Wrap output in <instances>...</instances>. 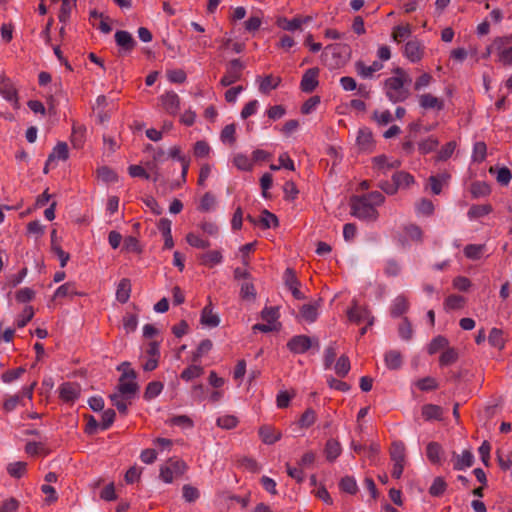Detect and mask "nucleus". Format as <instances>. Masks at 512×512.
<instances>
[{"mask_svg":"<svg viewBox=\"0 0 512 512\" xmlns=\"http://www.w3.org/2000/svg\"><path fill=\"white\" fill-rule=\"evenodd\" d=\"M339 488L350 495H355L358 492L356 480L352 476L343 477L339 482Z\"/></svg>","mask_w":512,"mask_h":512,"instance_id":"obj_49","label":"nucleus"},{"mask_svg":"<svg viewBox=\"0 0 512 512\" xmlns=\"http://www.w3.org/2000/svg\"><path fill=\"white\" fill-rule=\"evenodd\" d=\"M198 259L201 265L213 267L222 262L223 256L220 251L212 250L201 254Z\"/></svg>","mask_w":512,"mask_h":512,"instance_id":"obj_30","label":"nucleus"},{"mask_svg":"<svg viewBox=\"0 0 512 512\" xmlns=\"http://www.w3.org/2000/svg\"><path fill=\"white\" fill-rule=\"evenodd\" d=\"M238 423V418L234 415H224L218 417L216 421L217 426L227 430L235 428Z\"/></svg>","mask_w":512,"mask_h":512,"instance_id":"obj_62","label":"nucleus"},{"mask_svg":"<svg viewBox=\"0 0 512 512\" xmlns=\"http://www.w3.org/2000/svg\"><path fill=\"white\" fill-rule=\"evenodd\" d=\"M257 81L259 82V91L262 94H269L271 90L276 89L280 83V77H274L272 74L266 75L265 77H258Z\"/></svg>","mask_w":512,"mask_h":512,"instance_id":"obj_21","label":"nucleus"},{"mask_svg":"<svg viewBox=\"0 0 512 512\" xmlns=\"http://www.w3.org/2000/svg\"><path fill=\"white\" fill-rule=\"evenodd\" d=\"M164 388V384L161 381H151L147 384L143 398L146 401H150L159 396Z\"/></svg>","mask_w":512,"mask_h":512,"instance_id":"obj_41","label":"nucleus"},{"mask_svg":"<svg viewBox=\"0 0 512 512\" xmlns=\"http://www.w3.org/2000/svg\"><path fill=\"white\" fill-rule=\"evenodd\" d=\"M444 409L436 404H424L421 407V416L425 421H442Z\"/></svg>","mask_w":512,"mask_h":512,"instance_id":"obj_17","label":"nucleus"},{"mask_svg":"<svg viewBox=\"0 0 512 512\" xmlns=\"http://www.w3.org/2000/svg\"><path fill=\"white\" fill-rule=\"evenodd\" d=\"M356 68L362 77L368 78L371 77L374 72L381 70L383 68V64L379 61H374L370 66H366L363 62L358 61L356 63Z\"/></svg>","mask_w":512,"mask_h":512,"instance_id":"obj_39","label":"nucleus"},{"mask_svg":"<svg viewBox=\"0 0 512 512\" xmlns=\"http://www.w3.org/2000/svg\"><path fill=\"white\" fill-rule=\"evenodd\" d=\"M459 353L454 347H447L439 357V365L441 367L449 366L457 362Z\"/></svg>","mask_w":512,"mask_h":512,"instance_id":"obj_35","label":"nucleus"},{"mask_svg":"<svg viewBox=\"0 0 512 512\" xmlns=\"http://www.w3.org/2000/svg\"><path fill=\"white\" fill-rule=\"evenodd\" d=\"M69 157L68 146L65 142H58L53 148V151L48 156V162H52L55 159L62 161L67 160Z\"/></svg>","mask_w":512,"mask_h":512,"instance_id":"obj_42","label":"nucleus"},{"mask_svg":"<svg viewBox=\"0 0 512 512\" xmlns=\"http://www.w3.org/2000/svg\"><path fill=\"white\" fill-rule=\"evenodd\" d=\"M109 398L120 414L126 415L128 413V404H131L132 399H126L119 391L110 394Z\"/></svg>","mask_w":512,"mask_h":512,"instance_id":"obj_33","label":"nucleus"},{"mask_svg":"<svg viewBox=\"0 0 512 512\" xmlns=\"http://www.w3.org/2000/svg\"><path fill=\"white\" fill-rule=\"evenodd\" d=\"M453 458L455 459L453 469L456 471L470 468L474 464V456L470 450H464L461 455L453 452Z\"/></svg>","mask_w":512,"mask_h":512,"instance_id":"obj_18","label":"nucleus"},{"mask_svg":"<svg viewBox=\"0 0 512 512\" xmlns=\"http://www.w3.org/2000/svg\"><path fill=\"white\" fill-rule=\"evenodd\" d=\"M416 386L419 390L428 392V391L436 390L439 385L435 378L427 376V377L419 379L416 382Z\"/></svg>","mask_w":512,"mask_h":512,"instance_id":"obj_59","label":"nucleus"},{"mask_svg":"<svg viewBox=\"0 0 512 512\" xmlns=\"http://www.w3.org/2000/svg\"><path fill=\"white\" fill-rule=\"evenodd\" d=\"M240 297L244 300H254L256 298V289L251 280L241 284Z\"/></svg>","mask_w":512,"mask_h":512,"instance_id":"obj_56","label":"nucleus"},{"mask_svg":"<svg viewBox=\"0 0 512 512\" xmlns=\"http://www.w3.org/2000/svg\"><path fill=\"white\" fill-rule=\"evenodd\" d=\"M493 208L490 204H474L468 210V217L470 219H478L490 214Z\"/></svg>","mask_w":512,"mask_h":512,"instance_id":"obj_37","label":"nucleus"},{"mask_svg":"<svg viewBox=\"0 0 512 512\" xmlns=\"http://www.w3.org/2000/svg\"><path fill=\"white\" fill-rule=\"evenodd\" d=\"M398 333L403 340H410L412 338V324L407 317H403L401 323L399 324Z\"/></svg>","mask_w":512,"mask_h":512,"instance_id":"obj_63","label":"nucleus"},{"mask_svg":"<svg viewBox=\"0 0 512 512\" xmlns=\"http://www.w3.org/2000/svg\"><path fill=\"white\" fill-rule=\"evenodd\" d=\"M465 303V297L457 294H451L444 301V309L447 311L459 310L464 307Z\"/></svg>","mask_w":512,"mask_h":512,"instance_id":"obj_44","label":"nucleus"},{"mask_svg":"<svg viewBox=\"0 0 512 512\" xmlns=\"http://www.w3.org/2000/svg\"><path fill=\"white\" fill-rule=\"evenodd\" d=\"M350 371V360L348 356L341 355L336 364H335V372L339 377H345Z\"/></svg>","mask_w":512,"mask_h":512,"instance_id":"obj_55","label":"nucleus"},{"mask_svg":"<svg viewBox=\"0 0 512 512\" xmlns=\"http://www.w3.org/2000/svg\"><path fill=\"white\" fill-rule=\"evenodd\" d=\"M470 192L473 198L488 196L491 193L490 185L485 181H475L471 184Z\"/></svg>","mask_w":512,"mask_h":512,"instance_id":"obj_40","label":"nucleus"},{"mask_svg":"<svg viewBox=\"0 0 512 512\" xmlns=\"http://www.w3.org/2000/svg\"><path fill=\"white\" fill-rule=\"evenodd\" d=\"M488 341L491 346L498 349H502L505 344L503 338V331L498 328H492L488 336Z\"/></svg>","mask_w":512,"mask_h":512,"instance_id":"obj_52","label":"nucleus"},{"mask_svg":"<svg viewBox=\"0 0 512 512\" xmlns=\"http://www.w3.org/2000/svg\"><path fill=\"white\" fill-rule=\"evenodd\" d=\"M405 79L403 77H390L385 81L386 96L393 103L405 101L410 93L404 87Z\"/></svg>","mask_w":512,"mask_h":512,"instance_id":"obj_3","label":"nucleus"},{"mask_svg":"<svg viewBox=\"0 0 512 512\" xmlns=\"http://www.w3.org/2000/svg\"><path fill=\"white\" fill-rule=\"evenodd\" d=\"M487 146L485 142L478 141L473 146L472 159L474 162L481 163L486 159Z\"/></svg>","mask_w":512,"mask_h":512,"instance_id":"obj_53","label":"nucleus"},{"mask_svg":"<svg viewBox=\"0 0 512 512\" xmlns=\"http://www.w3.org/2000/svg\"><path fill=\"white\" fill-rule=\"evenodd\" d=\"M309 19V17H294L292 19H287L286 17H278L276 20V25L285 31H295L300 29L302 24L308 22Z\"/></svg>","mask_w":512,"mask_h":512,"instance_id":"obj_19","label":"nucleus"},{"mask_svg":"<svg viewBox=\"0 0 512 512\" xmlns=\"http://www.w3.org/2000/svg\"><path fill=\"white\" fill-rule=\"evenodd\" d=\"M203 372L204 369L202 366L190 365L181 372L180 377L182 380L188 382L200 377L203 374Z\"/></svg>","mask_w":512,"mask_h":512,"instance_id":"obj_50","label":"nucleus"},{"mask_svg":"<svg viewBox=\"0 0 512 512\" xmlns=\"http://www.w3.org/2000/svg\"><path fill=\"white\" fill-rule=\"evenodd\" d=\"M188 466L182 459L173 457L160 467V479L165 483H172L175 478L185 474Z\"/></svg>","mask_w":512,"mask_h":512,"instance_id":"obj_2","label":"nucleus"},{"mask_svg":"<svg viewBox=\"0 0 512 512\" xmlns=\"http://www.w3.org/2000/svg\"><path fill=\"white\" fill-rule=\"evenodd\" d=\"M137 378V373L134 369L124 370L119 378L117 390L126 398L133 399L135 394L139 391V385L134 380Z\"/></svg>","mask_w":512,"mask_h":512,"instance_id":"obj_4","label":"nucleus"},{"mask_svg":"<svg viewBox=\"0 0 512 512\" xmlns=\"http://www.w3.org/2000/svg\"><path fill=\"white\" fill-rule=\"evenodd\" d=\"M97 172L98 177L106 183H113L118 181L117 173L107 166L100 167Z\"/></svg>","mask_w":512,"mask_h":512,"instance_id":"obj_61","label":"nucleus"},{"mask_svg":"<svg viewBox=\"0 0 512 512\" xmlns=\"http://www.w3.org/2000/svg\"><path fill=\"white\" fill-rule=\"evenodd\" d=\"M0 94L6 101L12 104L15 110H18L20 108L18 90L13 84L12 80L5 75L1 76Z\"/></svg>","mask_w":512,"mask_h":512,"instance_id":"obj_8","label":"nucleus"},{"mask_svg":"<svg viewBox=\"0 0 512 512\" xmlns=\"http://www.w3.org/2000/svg\"><path fill=\"white\" fill-rule=\"evenodd\" d=\"M27 463L24 461L12 462L7 465V473L15 479L22 478L27 473Z\"/></svg>","mask_w":512,"mask_h":512,"instance_id":"obj_38","label":"nucleus"},{"mask_svg":"<svg viewBox=\"0 0 512 512\" xmlns=\"http://www.w3.org/2000/svg\"><path fill=\"white\" fill-rule=\"evenodd\" d=\"M385 365L390 370H398L402 367L403 356L398 350H389L384 356Z\"/></svg>","mask_w":512,"mask_h":512,"instance_id":"obj_26","label":"nucleus"},{"mask_svg":"<svg viewBox=\"0 0 512 512\" xmlns=\"http://www.w3.org/2000/svg\"><path fill=\"white\" fill-rule=\"evenodd\" d=\"M342 448L340 443L335 439H328L325 444L324 454L329 462H334L341 454Z\"/></svg>","mask_w":512,"mask_h":512,"instance_id":"obj_28","label":"nucleus"},{"mask_svg":"<svg viewBox=\"0 0 512 512\" xmlns=\"http://www.w3.org/2000/svg\"><path fill=\"white\" fill-rule=\"evenodd\" d=\"M186 241L190 246L198 249H206L211 245L209 240H204L194 233H188L186 235Z\"/></svg>","mask_w":512,"mask_h":512,"instance_id":"obj_60","label":"nucleus"},{"mask_svg":"<svg viewBox=\"0 0 512 512\" xmlns=\"http://www.w3.org/2000/svg\"><path fill=\"white\" fill-rule=\"evenodd\" d=\"M168 157L175 159L181 163V177L182 183L186 182L187 173L190 166V158L182 154V149L180 146H173L168 151Z\"/></svg>","mask_w":512,"mask_h":512,"instance_id":"obj_16","label":"nucleus"},{"mask_svg":"<svg viewBox=\"0 0 512 512\" xmlns=\"http://www.w3.org/2000/svg\"><path fill=\"white\" fill-rule=\"evenodd\" d=\"M409 309V302L404 295L397 296L391 307H390V315L393 318H398L404 315Z\"/></svg>","mask_w":512,"mask_h":512,"instance_id":"obj_24","label":"nucleus"},{"mask_svg":"<svg viewBox=\"0 0 512 512\" xmlns=\"http://www.w3.org/2000/svg\"><path fill=\"white\" fill-rule=\"evenodd\" d=\"M351 215L365 221L377 220L379 213L366 198L354 195L350 198Z\"/></svg>","mask_w":512,"mask_h":512,"instance_id":"obj_1","label":"nucleus"},{"mask_svg":"<svg viewBox=\"0 0 512 512\" xmlns=\"http://www.w3.org/2000/svg\"><path fill=\"white\" fill-rule=\"evenodd\" d=\"M259 437L262 442L267 445H272L281 439V432L269 425H263L259 428Z\"/></svg>","mask_w":512,"mask_h":512,"instance_id":"obj_20","label":"nucleus"},{"mask_svg":"<svg viewBox=\"0 0 512 512\" xmlns=\"http://www.w3.org/2000/svg\"><path fill=\"white\" fill-rule=\"evenodd\" d=\"M200 322L207 327H217L219 325L220 318L217 314L213 313L211 302L202 309Z\"/></svg>","mask_w":512,"mask_h":512,"instance_id":"obj_23","label":"nucleus"},{"mask_svg":"<svg viewBox=\"0 0 512 512\" xmlns=\"http://www.w3.org/2000/svg\"><path fill=\"white\" fill-rule=\"evenodd\" d=\"M131 281L129 278H122L118 283L116 290V299L121 304H125L129 301L131 295Z\"/></svg>","mask_w":512,"mask_h":512,"instance_id":"obj_25","label":"nucleus"},{"mask_svg":"<svg viewBox=\"0 0 512 512\" xmlns=\"http://www.w3.org/2000/svg\"><path fill=\"white\" fill-rule=\"evenodd\" d=\"M258 226L262 229H269L271 227L276 228L279 226L278 217L267 209H264L261 211L258 218Z\"/></svg>","mask_w":512,"mask_h":512,"instance_id":"obj_29","label":"nucleus"},{"mask_svg":"<svg viewBox=\"0 0 512 512\" xmlns=\"http://www.w3.org/2000/svg\"><path fill=\"white\" fill-rule=\"evenodd\" d=\"M356 142L361 151L372 152L375 148L373 133L367 127L359 129Z\"/></svg>","mask_w":512,"mask_h":512,"instance_id":"obj_15","label":"nucleus"},{"mask_svg":"<svg viewBox=\"0 0 512 512\" xmlns=\"http://www.w3.org/2000/svg\"><path fill=\"white\" fill-rule=\"evenodd\" d=\"M316 421V412L312 408H307L299 419V426L301 428H309Z\"/></svg>","mask_w":512,"mask_h":512,"instance_id":"obj_58","label":"nucleus"},{"mask_svg":"<svg viewBox=\"0 0 512 512\" xmlns=\"http://www.w3.org/2000/svg\"><path fill=\"white\" fill-rule=\"evenodd\" d=\"M245 64L240 59H232L226 65V72L220 80L223 87H228L239 81L242 77Z\"/></svg>","mask_w":512,"mask_h":512,"instance_id":"obj_6","label":"nucleus"},{"mask_svg":"<svg viewBox=\"0 0 512 512\" xmlns=\"http://www.w3.org/2000/svg\"><path fill=\"white\" fill-rule=\"evenodd\" d=\"M439 145V141L435 136H429L418 143V150L420 154L426 155L436 150Z\"/></svg>","mask_w":512,"mask_h":512,"instance_id":"obj_46","label":"nucleus"},{"mask_svg":"<svg viewBox=\"0 0 512 512\" xmlns=\"http://www.w3.org/2000/svg\"><path fill=\"white\" fill-rule=\"evenodd\" d=\"M85 293L78 292L77 286L75 282H66L59 286L54 293V298H64V297H72V296H84Z\"/></svg>","mask_w":512,"mask_h":512,"instance_id":"obj_27","label":"nucleus"},{"mask_svg":"<svg viewBox=\"0 0 512 512\" xmlns=\"http://www.w3.org/2000/svg\"><path fill=\"white\" fill-rule=\"evenodd\" d=\"M447 347H449V340L445 336L438 335L428 344L427 352L429 355H434Z\"/></svg>","mask_w":512,"mask_h":512,"instance_id":"obj_36","label":"nucleus"},{"mask_svg":"<svg viewBox=\"0 0 512 512\" xmlns=\"http://www.w3.org/2000/svg\"><path fill=\"white\" fill-rule=\"evenodd\" d=\"M405 445L402 441H395L390 448V457L393 462H405Z\"/></svg>","mask_w":512,"mask_h":512,"instance_id":"obj_45","label":"nucleus"},{"mask_svg":"<svg viewBox=\"0 0 512 512\" xmlns=\"http://www.w3.org/2000/svg\"><path fill=\"white\" fill-rule=\"evenodd\" d=\"M410 35H411V28H410L409 24H407L405 26H402V25L396 26V27H394L393 32H392V37H393L394 41H396L398 43L402 42L405 38L409 37Z\"/></svg>","mask_w":512,"mask_h":512,"instance_id":"obj_64","label":"nucleus"},{"mask_svg":"<svg viewBox=\"0 0 512 512\" xmlns=\"http://www.w3.org/2000/svg\"><path fill=\"white\" fill-rule=\"evenodd\" d=\"M114 38L116 45L119 47V56L130 54L137 46V42L133 38L132 34L126 30H117L115 32Z\"/></svg>","mask_w":512,"mask_h":512,"instance_id":"obj_9","label":"nucleus"},{"mask_svg":"<svg viewBox=\"0 0 512 512\" xmlns=\"http://www.w3.org/2000/svg\"><path fill=\"white\" fill-rule=\"evenodd\" d=\"M163 109L170 115L175 116L180 110V98L174 91H168L160 96Z\"/></svg>","mask_w":512,"mask_h":512,"instance_id":"obj_14","label":"nucleus"},{"mask_svg":"<svg viewBox=\"0 0 512 512\" xmlns=\"http://www.w3.org/2000/svg\"><path fill=\"white\" fill-rule=\"evenodd\" d=\"M220 140L223 144L233 146L236 143V125L234 123L226 125L221 133Z\"/></svg>","mask_w":512,"mask_h":512,"instance_id":"obj_43","label":"nucleus"},{"mask_svg":"<svg viewBox=\"0 0 512 512\" xmlns=\"http://www.w3.org/2000/svg\"><path fill=\"white\" fill-rule=\"evenodd\" d=\"M300 314L304 320L312 323L318 317V306L316 304H304L300 308Z\"/></svg>","mask_w":512,"mask_h":512,"instance_id":"obj_48","label":"nucleus"},{"mask_svg":"<svg viewBox=\"0 0 512 512\" xmlns=\"http://www.w3.org/2000/svg\"><path fill=\"white\" fill-rule=\"evenodd\" d=\"M76 5V0H62L61 8L59 11V21L61 23H66L72 11V7Z\"/></svg>","mask_w":512,"mask_h":512,"instance_id":"obj_54","label":"nucleus"},{"mask_svg":"<svg viewBox=\"0 0 512 512\" xmlns=\"http://www.w3.org/2000/svg\"><path fill=\"white\" fill-rule=\"evenodd\" d=\"M59 398L65 403L73 404L81 393L80 385L76 382H64L60 385Z\"/></svg>","mask_w":512,"mask_h":512,"instance_id":"obj_11","label":"nucleus"},{"mask_svg":"<svg viewBox=\"0 0 512 512\" xmlns=\"http://www.w3.org/2000/svg\"><path fill=\"white\" fill-rule=\"evenodd\" d=\"M447 489V483L443 477H436L429 488V494L433 497H441Z\"/></svg>","mask_w":512,"mask_h":512,"instance_id":"obj_51","label":"nucleus"},{"mask_svg":"<svg viewBox=\"0 0 512 512\" xmlns=\"http://www.w3.org/2000/svg\"><path fill=\"white\" fill-rule=\"evenodd\" d=\"M424 49L425 48H424L423 44L419 40L413 39V40H409L404 45L403 53L407 59H409L413 63H416V62H419L423 58Z\"/></svg>","mask_w":512,"mask_h":512,"instance_id":"obj_13","label":"nucleus"},{"mask_svg":"<svg viewBox=\"0 0 512 512\" xmlns=\"http://www.w3.org/2000/svg\"><path fill=\"white\" fill-rule=\"evenodd\" d=\"M233 164L241 171H251L253 168L252 162L242 153H238L234 156Z\"/></svg>","mask_w":512,"mask_h":512,"instance_id":"obj_57","label":"nucleus"},{"mask_svg":"<svg viewBox=\"0 0 512 512\" xmlns=\"http://www.w3.org/2000/svg\"><path fill=\"white\" fill-rule=\"evenodd\" d=\"M442 446L438 442H430L426 447V456L433 464H441Z\"/></svg>","mask_w":512,"mask_h":512,"instance_id":"obj_32","label":"nucleus"},{"mask_svg":"<svg viewBox=\"0 0 512 512\" xmlns=\"http://www.w3.org/2000/svg\"><path fill=\"white\" fill-rule=\"evenodd\" d=\"M419 104L424 109H436L438 111L444 109V101L430 93L420 95Z\"/></svg>","mask_w":512,"mask_h":512,"instance_id":"obj_22","label":"nucleus"},{"mask_svg":"<svg viewBox=\"0 0 512 512\" xmlns=\"http://www.w3.org/2000/svg\"><path fill=\"white\" fill-rule=\"evenodd\" d=\"M392 180L397 185L398 190L400 188H408L415 182L414 176L405 171H398L394 173L392 175Z\"/></svg>","mask_w":512,"mask_h":512,"instance_id":"obj_34","label":"nucleus"},{"mask_svg":"<svg viewBox=\"0 0 512 512\" xmlns=\"http://www.w3.org/2000/svg\"><path fill=\"white\" fill-rule=\"evenodd\" d=\"M284 284L291 291L293 297L297 300L305 299V295L300 291L301 282L296 276L295 270L292 268H286L284 275Z\"/></svg>","mask_w":512,"mask_h":512,"instance_id":"obj_12","label":"nucleus"},{"mask_svg":"<svg viewBox=\"0 0 512 512\" xmlns=\"http://www.w3.org/2000/svg\"><path fill=\"white\" fill-rule=\"evenodd\" d=\"M312 347H316L317 350L319 349L318 338H311L307 335H295L287 342V348L293 354H304Z\"/></svg>","mask_w":512,"mask_h":512,"instance_id":"obj_5","label":"nucleus"},{"mask_svg":"<svg viewBox=\"0 0 512 512\" xmlns=\"http://www.w3.org/2000/svg\"><path fill=\"white\" fill-rule=\"evenodd\" d=\"M319 73L320 69L318 67L309 68L304 72L300 82V89L302 92L312 93L318 87Z\"/></svg>","mask_w":512,"mask_h":512,"instance_id":"obj_10","label":"nucleus"},{"mask_svg":"<svg viewBox=\"0 0 512 512\" xmlns=\"http://www.w3.org/2000/svg\"><path fill=\"white\" fill-rule=\"evenodd\" d=\"M348 320L355 324H361L362 322H368V326L374 324V316L371 311L365 307L358 305L357 301L353 300L351 307L347 310Z\"/></svg>","mask_w":512,"mask_h":512,"instance_id":"obj_7","label":"nucleus"},{"mask_svg":"<svg viewBox=\"0 0 512 512\" xmlns=\"http://www.w3.org/2000/svg\"><path fill=\"white\" fill-rule=\"evenodd\" d=\"M450 179V174L441 173L438 175H432L428 178V182L430 184L431 191L434 195H439L442 192V186L444 183H447Z\"/></svg>","mask_w":512,"mask_h":512,"instance_id":"obj_31","label":"nucleus"},{"mask_svg":"<svg viewBox=\"0 0 512 512\" xmlns=\"http://www.w3.org/2000/svg\"><path fill=\"white\" fill-rule=\"evenodd\" d=\"M213 347V343L210 339L202 340L196 350L192 353V362L196 363L200 360L202 356L207 354Z\"/></svg>","mask_w":512,"mask_h":512,"instance_id":"obj_47","label":"nucleus"}]
</instances>
